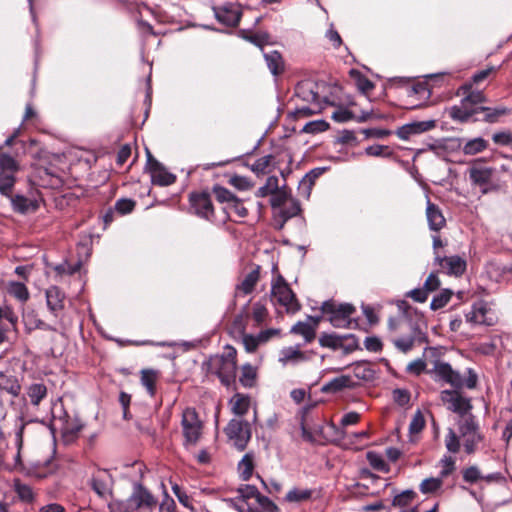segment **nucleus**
Here are the masks:
<instances>
[{
	"mask_svg": "<svg viewBox=\"0 0 512 512\" xmlns=\"http://www.w3.org/2000/svg\"><path fill=\"white\" fill-rule=\"evenodd\" d=\"M207 372L216 375L221 384L230 387L235 384L237 374V350L226 345L221 355L211 356L205 363Z\"/></svg>",
	"mask_w": 512,
	"mask_h": 512,
	"instance_id": "nucleus-1",
	"label": "nucleus"
},
{
	"mask_svg": "<svg viewBox=\"0 0 512 512\" xmlns=\"http://www.w3.org/2000/svg\"><path fill=\"white\" fill-rule=\"evenodd\" d=\"M314 408V405H307L301 409L300 428L302 437L305 441L313 443L317 441L316 436H322L325 440L330 442H341L346 437L344 427L336 426L333 422L323 425H309L308 416L309 412Z\"/></svg>",
	"mask_w": 512,
	"mask_h": 512,
	"instance_id": "nucleus-2",
	"label": "nucleus"
},
{
	"mask_svg": "<svg viewBox=\"0 0 512 512\" xmlns=\"http://www.w3.org/2000/svg\"><path fill=\"white\" fill-rule=\"evenodd\" d=\"M324 314L329 315L330 323L336 328H351L357 326V321L352 319L356 309L352 304L343 303L336 305L332 301H325L321 306Z\"/></svg>",
	"mask_w": 512,
	"mask_h": 512,
	"instance_id": "nucleus-3",
	"label": "nucleus"
},
{
	"mask_svg": "<svg viewBox=\"0 0 512 512\" xmlns=\"http://www.w3.org/2000/svg\"><path fill=\"white\" fill-rule=\"evenodd\" d=\"M271 295L273 300L283 306L287 313L295 314L301 309V305L295 293L282 275H278L272 282Z\"/></svg>",
	"mask_w": 512,
	"mask_h": 512,
	"instance_id": "nucleus-4",
	"label": "nucleus"
},
{
	"mask_svg": "<svg viewBox=\"0 0 512 512\" xmlns=\"http://www.w3.org/2000/svg\"><path fill=\"white\" fill-rule=\"evenodd\" d=\"M458 95H463L459 105H454L449 109L450 118H466L468 110L466 109L467 103L482 106L487 102L486 95L479 90H473L471 83H465L458 89Z\"/></svg>",
	"mask_w": 512,
	"mask_h": 512,
	"instance_id": "nucleus-5",
	"label": "nucleus"
},
{
	"mask_svg": "<svg viewBox=\"0 0 512 512\" xmlns=\"http://www.w3.org/2000/svg\"><path fill=\"white\" fill-rule=\"evenodd\" d=\"M459 433L463 438L464 450L467 454H473L476 451L478 443L483 440L479 425L472 414H468L459 421Z\"/></svg>",
	"mask_w": 512,
	"mask_h": 512,
	"instance_id": "nucleus-6",
	"label": "nucleus"
},
{
	"mask_svg": "<svg viewBox=\"0 0 512 512\" xmlns=\"http://www.w3.org/2000/svg\"><path fill=\"white\" fill-rule=\"evenodd\" d=\"M189 211L204 220H216L211 194L208 191H194L189 194Z\"/></svg>",
	"mask_w": 512,
	"mask_h": 512,
	"instance_id": "nucleus-7",
	"label": "nucleus"
},
{
	"mask_svg": "<svg viewBox=\"0 0 512 512\" xmlns=\"http://www.w3.org/2000/svg\"><path fill=\"white\" fill-rule=\"evenodd\" d=\"M181 426L185 444L195 445L202 434V422L195 408L188 407L183 410Z\"/></svg>",
	"mask_w": 512,
	"mask_h": 512,
	"instance_id": "nucleus-8",
	"label": "nucleus"
},
{
	"mask_svg": "<svg viewBox=\"0 0 512 512\" xmlns=\"http://www.w3.org/2000/svg\"><path fill=\"white\" fill-rule=\"evenodd\" d=\"M54 425H58L65 443L74 442L84 427L77 415H70L66 411L59 416L54 415Z\"/></svg>",
	"mask_w": 512,
	"mask_h": 512,
	"instance_id": "nucleus-9",
	"label": "nucleus"
},
{
	"mask_svg": "<svg viewBox=\"0 0 512 512\" xmlns=\"http://www.w3.org/2000/svg\"><path fill=\"white\" fill-rule=\"evenodd\" d=\"M224 431L229 441L240 451L246 448L251 439V429L247 421L231 419Z\"/></svg>",
	"mask_w": 512,
	"mask_h": 512,
	"instance_id": "nucleus-10",
	"label": "nucleus"
},
{
	"mask_svg": "<svg viewBox=\"0 0 512 512\" xmlns=\"http://www.w3.org/2000/svg\"><path fill=\"white\" fill-rule=\"evenodd\" d=\"M433 264L438 266V272L454 277H461L467 269V261L460 255L441 256L436 253Z\"/></svg>",
	"mask_w": 512,
	"mask_h": 512,
	"instance_id": "nucleus-11",
	"label": "nucleus"
},
{
	"mask_svg": "<svg viewBox=\"0 0 512 512\" xmlns=\"http://www.w3.org/2000/svg\"><path fill=\"white\" fill-rule=\"evenodd\" d=\"M429 373L434 377L435 381H441L449 384L454 389H461L464 387V378L459 371L454 370L452 366L444 361L437 360L434 367Z\"/></svg>",
	"mask_w": 512,
	"mask_h": 512,
	"instance_id": "nucleus-12",
	"label": "nucleus"
},
{
	"mask_svg": "<svg viewBox=\"0 0 512 512\" xmlns=\"http://www.w3.org/2000/svg\"><path fill=\"white\" fill-rule=\"evenodd\" d=\"M130 502L136 512H153L158 505L157 498L141 483L133 485Z\"/></svg>",
	"mask_w": 512,
	"mask_h": 512,
	"instance_id": "nucleus-13",
	"label": "nucleus"
},
{
	"mask_svg": "<svg viewBox=\"0 0 512 512\" xmlns=\"http://www.w3.org/2000/svg\"><path fill=\"white\" fill-rule=\"evenodd\" d=\"M88 484L100 498L108 499L112 496L113 478L108 470L97 469L94 471Z\"/></svg>",
	"mask_w": 512,
	"mask_h": 512,
	"instance_id": "nucleus-14",
	"label": "nucleus"
},
{
	"mask_svg": "<svg viewBox=\"0 0 512 512\" xmlns=\"http://www.w3.org/2000/svg\"><path fill=\"white\" fill-rule=\"evenodd\" d=\"M455 390H443L440 393V399L447 409L465 416L472 409L470 399L463 397L458 391Z\"/></svg>",
	"mask_w": 512,
	"mask_h": 512,
	"instance_id": "nucleus-15",
	"label": "nucleus"
},
{
	"mask_svg": "<svg viewBox=\"0 0 512 512\" xmlns=\"http://www.w3.org/2000/svg\"><path fill=\"white\" fill-rule=\"evenodd\" d=\"M147 171L150 174L151 181L155 185L169 186L176 181V176L158 162L149 151H147Z\"/></svg>",
	"mask_w": 512,
	"mask_h": 512,
	"instance_id": "nucleus-16",
	"label": "nucleus"
},
{
	"mask_svg": "<svg viewBox=\"0 0 512 512\" xmlns=\"http://www.w3.org/2000/svg\"><path fill=\"white\" fill-rule=\"evenodd\" d=\"M213 11L220 23L230 27L238 25L242 16L241 6L237 2H225L214 6Z\"/></svg>",
	"mask_w": 512,
	"mask_h": 512,
	"instance_id": "nucleus-17",
	"label": "nucleus"
},
{
	"mask_svg": "<svg viewBox=\"0 0 512 512\" xmlns=\"http://www.w3.org/2000/svg\"><path fill=\"white\" fill-rule=\"evenodd\" d=\"M466 321L475 325L492 326L495 323V317L485 302H479L472 306L471 311L465 315Z\"/></svg>",
	"mask_w": 512,
	"mask_h": 512,
	"instance_id": "nucleus-18",
	"label": "nucleus"
},
{
	"mask_svg": "<svg viewBox=\"0 0 512 512\" xmlns=\"http://www.w3.org/2000/svg\"><path fill=\"white\" fill-rule=\"evenodd\" d=\"M436 127L435 120H425V121H415L411 123H407L399 127L395 134L401 140H409L412 136L422 134L424 132L430 131Z\"/></svg>",
	"mask_w": 512,
	"mask_h": 512,
	"instance_id": "nucleus-19",
	"label": "nucleus"
},
{
	"mask_svg": "<svg viewBox=\"0 0 512 512\" xmlns=\"http://www.w3.org/2000/svg\"><path fill=\"white\" fill-rule=\"evenodd\" d=\"M425 341V334H423L421 330L416 326L411 327L410 333L408 335L401 336L392 340L395 347L403 353H407L412 350L416 343H422Z\"/></svg>",
	"mask_w": 512,
	"mask_h": 512,
	"instance_id": "nucleus-20",
	"label": "nucleus"
},
{
	"mask_svg": "<svg viewBox=\"0 0 512 512\" xmlns=\"http://www.w3.org/2000/svg\"><path fill=\"white\" fill-rule=\"evenodd\" d=\"M407 93L409 98V109L422 107V105L426 103L431 96V91L429 90L428 85L424 82H418L412 85L408 89Z\"/></svg>",
	"mask_w": 512,
	"mask_h": 512,
	"instance_id": "nucleus-21",
	"label": "nucleus"
},
{
	"mask_svg": "<svg viewBox=\"0 0 512 512\" xmlns=\"http://www.w3.org/2000/svg\"><path fill=\"white\" fill-rule=\"evenodd\" d=\"M45 296L49 311L58 317L65 307V293L58 286H50L46 290Z\"/></svg>",
	"mask_w": 512,
	"mask_h": 512,
	"instance_id": "nucleus-22",
	"label": "nucleus"
},
{
	"mask_svg": "<svg viewBox=\"0 0 512 512\" xmlns=\"http://www.w3.org/2000/svg\"><path fill=\"white\" fill-rule=\"evenodd\" d=\"M47 387L44 383L34 382L25 388L23 394V401L25 405L31 404L34 407H38L43 399L47 397Z\"/></svg>",
	"mask_w": 512,
	"mask_h": 512,
	"instance_id": "nucleus-23",
	"label": "nucleus"
},
{
	"mask_svg": "<svg viewBox=\"0 0 512 512\" xmlns=\"http://www.w3.org/2000/svg\"><path fill=\"white\" fill-rule=\"evenodd\" d=\"M426 218L429 229L431 231L439 232L446 226V219L440 207L427 199L426 203Z\"/></svg>",
	"mask_w": 512,
	"mask_h": 512,
	"instance_id": "nucleus-24",
	"label": "nucleus"
},
{
	"mask_svg": "<svg viewBox=\"0 0 512 512\" xmlns=\"http://www.w3.org/2000/svg\"><path fill=\"white\" fill-rule=\"evenodd\" d=\"M308 320L313 321V323L298 321L290 330V333L302 336L305 343H311L315 339L316 327L318 325L317 319L309 316Z\"/></svg>",
	"mask_w": 512,
	"mask_h": 512,
	"instance_id": "nucleus-25",
	"label": "nucleus"
},
{
	"mask_svg": "<svg viewBox=\"0 0 512 512\" xmlns=\"http://www.w3.org/2000/svg\"><path fill=\"white\" fill-rule=\"evenodd\" d=\"M259 279L260 266H256L244 276L243 280L239 284H237L236 292L244 296L251 294L254 291Z\"/></svg>",
	"mask_w": 512,
	"mask_h": 512,
	"instance_id": "nucleus-26",
	"label": "nucleus"
},
{
	"mask_svg": "<svg viewBox=\"0 0 512 512\" xmlns=\"http://www.w3.org/2000/svg\"><path fill=\"white\" fill-rule=\"evenodd\" d=\"M481 112L483 114V117H475L473 119L474 122L476 121H483L486 123H496L500 120L501 117L509 115L511 113V109L505 107V106H497V107H488V106H482Z\"/></svg>",
	"mask_w": 512,
	"mask_h": 512,
	"instance_id": "nucleus-27",
	"label": "nucleus"
},
{
	"mask_svg": "<svg viewBox=\"0 0 512 512\" xmlns=\"http://www.w3.org/2000/svg\"><path fill=\"white\" fill-rule=\"evenodd\" d=\"M317 85L310 81L301 82L296 87V95L306 103H322L321 97L316 90Z\"/></svg>",
	"mask_w": 512,
	"mask_h": 512,
	"instance_id": "nucleus-28",
	"label": "nucleus"
},
{
	"mask_svg": "<svg viewBox=\"0 0 512 512\" xmlns=\"http://www.w3.org/2000/svg\"><path fill=\"white\" fill-rule=\"evenodd\" d=\"M354 384L351 376L341 375L325 383L322 387V391L325 393H337L345 388H353Z\"/></svg>",
	"mask_w": 512,
	"mask_h": 512,
	"instance_id": "nucleus-29",
	"label": "nucleus"
},
{
	"mask_svg": "<svg viewBox=\"0 0 512 512\" xmlns=\"http://www.w3.org/2000/svg\"><path fill=\"white\" fill-rule=\"evenodd\" d=\"M264 59L272 75L279 76L285 71V62L279 51L264 53Z\"/></svg>",
	"mask_w": 512,
	"mask_h": 512,
	"instance_id": "nucleus-30",
	"label": "nucleus"
},
{
	"mask_svg": "<svg viewBox=\"0 0 512 512\" xmlns=\"http://www.w3.org/2000/svg\"><path fill=\"white\" fill-rule=\"evenodd\" d=\"M493 176V169L490 167L473 166L469 169V178L474 185H487Z\"/></svg>",
	"mask_w": 512,
	"mask_h": 512,
	"instance_id": "nucleus-31",
	"label": "nucleus"
},
{
	"mask_svg": "<svg viewBox=\"0 0 512 512\" xmlns=\"http://www.w3.org/2000/svg\"><path fill=\"white\" fill-rule=\"evenodd\" d=\"M9 198L13 209L19 213L33 212L38 209V202L36 200L29 199L23 195H11Z\"/></svg>",
	"mask_w": 512,
	"mask_h": 512,
	"instance_id": "nucleus-32",
	"label": "nucleus"
},
{
	"mask_svg": "<svg viewBox=\"0 0 512 512\" xmlns=\"http://www.w3.org/2000/svg\"><path fill=\"white\" fill-rule=\"evenodd\" d=\"M15 468L29 476L43 477L45 475L40 462H23L19 452L15 457Z\"/></svg>",
	"mask_w": 512,
	"mask_h": 512,
	"instance_id": "nucleus-33",
	"label": "nucleus"
},
{
	"mask_svg": "<svg viewBox=\"0 0 512 512\" xmlns=\"http://www.w3.org/2000/svg\"><path fill=\"white\" fill-rule=\"evenodd\" d=\"M372 112H362L361 116L355 117L354 114L345 107H338L332 113V119L336 122L344 123L356 119L358 122H365L371 118Z\"/></svg>",
	"mask_w": 512,
	"mask_h": 512,
	"instance_id": "nucleus-34",
	"label": "nucleus"
},
{
	"mask_svg": "<svg viewBox=\"0 0 512 512\" xmlns=\"http://www.w3.org/2000/svg\"><path fill=\"white\" fill-rule=\"evenodd\" d=\"M141 384L146 388L148 394L153 397L156 394V382L160 377V372L154 369H143L140 372Z\"/></svg>",
	"mask_w": 512,
	"mask_h": 512,
	"instance_id": "nucleus-35",
	"label": "nucleus"
},
{
	"mask_svg": "<svg viewBox=\"0 0 512 512\" xmlns=\"http://www.w3.org/2000/svg\"><path fill=\"white\" fill-rule=\"evenodd\" d=\"M307 359L306 355L299 349V347H285L280 352L279 361L283 365H287L289 363H299L303 362Z\"/></svg>",
	"mask_w": 512,
	"mask_h": 512,
	"instance_id": "nucleus-36",
	"label": "nucleus"
},
{
	"mask_svg": "<svg viewBox=\"0 0 512 512\" xmlns=\"http://www.w3.org/2000/svg\"><path fill=\"white\" fill-rule=\"evenodd\" d=\"M0 389L6 391L13 397H17L21 393V385L18 379L3 372H0Z\"/></svg>",
	"mask_w": 512,
	"mask_h": 512,
	"instance_id": "nucleus-37",
	"label": "nucleus"
},
{
	"mask_svg": "<svg viewBox=\"0 0 512 512\" xmlns=\"http://www.w3.org/2000/svg\"><path fill=\"white\" fill-rule=\"evenodd\" d=\"M13 488L21 502L28 504L34 502L36 495L30 485L23 483L20 479H15Z\"/></svg>",
	"mask_w": 512,
	"mask_h": 512,
	"instance_id": "nucleus-38",
	"label": "nucleus"
},
{
	"mask_svg": "<svg viewBox=\"0 0 512 512\" xmlns=\"http://www.w3.org/2000/svg\"><path fill=\"white\" fill-rule=\"evenodd\" d=\"M274 167V156L269 154L258 158L250 168L256 175H264L270 173Z\"/></svg>",
	"mask_w": 512,
	"mask_h": 512,
	"instance_id": "nucleus-39",
	"label": "nucleus"
},
{
	"mask_svg": "<svg viewBox=\"0 0 512 512\" xmlns=\"http://www.w3.org/2000/svg\"><path fill=\"white\" fill-rule=\"evenodd\" d=\"M231 410L235 415H245L250 407V397L241 393H236L230 400Z\"/></svg>",
	"mask_w": 512,
	"mask_h": 512,
	"instance_id": "nucleus-40",
	"label": "nucleus"
},
{
	"mask_svg": "<svg viewBox=\"0 0 512 512\" xmlns=\"http://www.w3.org/2000/svg\"><path fill=\"white\" fill-rule=\"evenodd\" d=\"M254 471V456L252 453H246L238 463V473L243 481H248Z\"/></svg>",
	"mask_w": 512,
	"mask_h": 512,
	"instance_id": "nucleus-41",
	"label": "nucleus"
},
{
	"mask_svg": "<svg viewBox=\"0 0 512 512\" xmlns=\"http://www.w3.org/2000/svg\"><path fill=\"white\" fill-rule=\"evenodd\" d=\"M242 37L263 50V47L270 44V35L267 32L253 33L248 30H241Z\"/></svg>",
	"mask_w": 512,
	"mask_h": 512,
	"instance_id": "nucleus-42",
	"label": "nucleus"
},
{
	"mask_svg": "<svg viewBox=\"0 0 512 512\" xmlns=\"http://www.w3.org/2000/svg\"><path fill=\"white\" fill-rule=\"evenodd\" d=\"M313 491L311 489L292 488L285 496V501L289 503H301L311 499Z\"/></svg>",
	"mask_w": 512,
	"mask_h": 512,
	"instance_id": "nucleus-43",
	"label": "nucleus"
},
{
	"mask_svg": "<svg viewBox=\"0 0 512 512\" xmlns=\"http://www.w3.org/2000/svg\"><path fill=\"white\" fill-rule=\"evenodd\" d=\"M7 291L9 295L13 296L14 298L21 302H26L29 299V291L25 284L21 282H9Z\"/></svg>",
	"mask_w": 512,
	"mask_h": 512,
	"instance_id": "nucleus-44",
	"label": "nucleus"
},
{
	"mask_svg": "<svg viewBox=\"0 0 512 512\" xmlns=\"http://www.w3.org/2000/svg\"><path fill=\"white\" fill-rule=\"evenodd\" d=\"M319 344L322 347L332 348L334 350L343 346V335L335 333H322L319 337Z\"/></svg>",
	"mask_w": 512,
	"mask_h": 512,
	"instance_id": "nucleus-45",
	"label": "nucleus"
},
{
	"mask_svg": "<svg viewBox=\"0 0 512 512\" xmlns=\"http://www.w3.org/2000/svg\"><path fill=\"white\" fill-rule=\"evenodd\" d=\"M487 147L488 142L482 137H477L465 143L463 146V152L466 155H475L484 151Z\"/></svg>",
	"mask_w": 512,
	"mask_h": 512,
	"instance_id": "nucleus-46",
	"label": "nucleus"
},
{
	"mask_svg": "<svg viewBox=\"0 0 512 512\" xmlns=\"http://www.w3.org/2000/svg\"><path fill=\"white\" fill-rule=\"evenodd\" d=\"M256 369L249 363H246L241 368V375L239 382L246 388H251L256 380Z\"/></svg>",
	"mask_w": 512,
	"mask_h": 512,
	"instance_id": "nucleus-47",
	"label": "nucleus"
},
{
	"mask_svg": "<svg viewBox=\"0 0 512 512\" xmlns=\"http://www.w3.org/2000/svg\"><path fill=\"white\" fill-rule=\"evenodd\" d=\"M15 173L0 172V193L4 196L11 197L15 184Z\"/></svg>",
	"mask_w": 512,
	"mask_h": 512,
	"instance_id": "nucleus-48",
	"label": "nucleus"
},
{
	"mask_svg": "<svg viewBox=\"0 0 512 512\" xmlns=\"http://www.w3.org/2000/svg\"><path fill=\"white\" fill-rule=\"evenodd\" d=\"M212 193L219 203H225L226 206L236 198L230 190L218 184L212 187Z\"/></svg>",
	"mask_w": 512,
	"mask_h": 512,
	"instance_id": "nucleus-49",
	"label": "nucleus"
},
{
	"mask_svg": "<svg viewBox=\"0 0 512 512\" xmlns=\"http://www.w3.org/2000/svg\"><path fill=\"white\" fill-rule=\"evenodd\" d=\"M453 292L450 289H443L441 292L433 297L430 303V308L434 311L439 310L446 306L450 301Z\"/></svg>",
	"mask_w": 512,
	"mask_h": 512,
	"instance_id": "nucleus-50",
	"label": "nucleus"
},
{
	"mask_svg": "<svg viewBox=\"0 0 512 512\" xmlns=\"http://www.w3.org/2000/svg\"><path fill=\"white\" fill-rule=\"evenodd\" d=\"M416 497L415 491L408 489L399 494H396L392 500V505L395 507H406L410 505Z\"/></svg>",
	"mask_w": 512,
	"mask_h": 512,
	"instance_id": "nucleus-51",
	"label": "nucleus"
},
{
	"mask_svg": "<svg viewBox=\"0 0 512 512\" xmlns=\"http://www.w3.org/2000/svg\"><path fill=\"white\" fill-rule=\"evenodd\" d=\"M366 457L369 464L374 469L385 473L389 472V465L385 462L380 454L370 451L367 453Z\"/></svg>",
	"mask_w": 512,
	"mask_h": 512,
	"instance_id": "nucleus-52",
	"label": "nucleus"
},
{
	"mask_svg": "<svg viewBox=\"0 0 512 512\" xmlns=\"http://www.w3.org/2000/svg\"><path fill=\"white\" fill-rule=\"evenodd\" d=\"M365 153L368 156L384 157V158H388L393 155V151L390 149L389 146L380 145V144H374V145L366 147Z\"/></svg>",
	"mask_w": 512,
	"mask_h": 512,
	"instance_id": "nucleus-53",
	"label": "nucleus"
},
{
	"mask_svg": "<svg viewBox=\"0 0 512 512\" xmlns=\"http://www.w3.org/2000/svg\"><path fill=\"white\" fill-rule=\"evenodd\" d=\"M236 491L239 494L238 499L242 501H247L252 498L257 500L260 494L256 486L249 484L240 485Z\"/></svg>",
	"mask_w": 512,
	"mask_h": 512,
	"instance_id": "nucleus-54",
	"label": "nucleus"
},
{
	"mask_svg": "<svg viewBox=\"0 0 512 512\" xmlns=\"http://www.w3.org/2000/svg\"><path fill=\"white\" fill-rule=\"evenodd\" d=\"M322 103L314 102V104L307 103V105H303L297 107L294 114L297 117H309L311 115L320 113L322 110Z\"/></svg>",
	"mask_w": 512,
	"mask_h": 512,
	"instance_id": "nucleus-55",
	"label": "nucleus"
},
{
	"mask_svg": "<svg viewBox=\"0 0 512 512\" xmlns=\"http://www.w3.org/2000/svg\"><path fill=\"white\" fill-rule=\"evenodd\" d=\"M19 169L16 160L9 154H0V172L16 173Z\"/></svg>",
	"mask_w": 512,
	"mask_h": 512,
	"instance_id": "nucleus-56",
	"label": "nucleus"
},
{
	"mask_svg": "<svg viewBox=\"0 0 512 512\" xmlns=\"http://www.w3.org/2000/svg\"><path fill=\"white\" fill-rule=\"evenodd\" d=\"M289 198L290 193L287 191L286 186L284 185L279 190L271 194V206L273 208H280L287 202Z\"/></svg>",
	"mask_w": 512,
	"mask_h": 512,
	"instance_id": "nucleus-57",
	"label": "nucleus"
},
{
	"mask_svg": "<svg viewBox=\"0 0 512 512\" xmlns=\"http://www.w3.org/2000/svg\"><path fill=\"white\" fill-rule=\"evenodd\" d=\"M300 211L301 208L299 202L295 199H291L290 204L280 210V217L284 222H286L287 220L297 216Z\"/></svg>",
	"mask_w": 512,
	"mask_h": 512,
	"instance_id": "nucleus-58",
	"label": "nucleus"
},
{
	"mask_svg": "<svg viewBox=\"0 0 512 512\" xmlns=\"http://www.w3.org/2000/svg\"><path fill=\"white\" fill-rule=\"evenodd\" d=\"M442 486V478H426L424 479L420 486H419V489L420 491L423 493V494H428V493H433L435 491H437L438 489H440V487Z\"/></svg>",
	"mask_w": 512,
	"mask_h": 512,
	"instance_id": "nucleus-59",
	"label": "nucleus"
},
{
	"mask_svg": "<svg viewBox=\"0 0 512 512\" xmlns=\"http://www.w3.org/2000/svg\"><path fill=\"white\" fill-rule=\"evenodd\" d=\"M136 206V202L129 198L118 199L114 205V210L120 215L131 213Z\"/></svg>",
	"mask_w": 512,
	"mask_h": 512,
	"instance_id": "nucleus-60",
	"label": "nucleus"
},
{
	"mask_svg": "<svg viewBox=\"0 0 512 512\" xmlns=\"http://www.w3.org/2000/svg\"><path fill=\"white\" fill-rule=\"evenodd\" d=\"M240 335L242 337V344L248 353H254L259 345H261L258 335L247 334L246 332Z\"/></svg>",
	"mask_w": 512,
	"mask_h": 512,
	"instance_id": "nucleus-61",
	"label": "nucleus"
},
{
	"mask_svg": "<svg viewBox=\"0 0 512 512\" xmlns=\"http://www.w3.org/2000/svg\"><path fill=\"white\" fill-rule=\"evenodd\" d=\"M268 316V310L260 302L254 303L252 307V318L256 322V325H261Z\"/></svg>",
	"mask_w": 512,
	"mask_h": 512,
	"instance_id": "nucleus-62",
	"label": "nucleus"
},
{
	"mask_svg": "<svg viewBox=\"0 0 512 512\" xmlns=\"http://www.w3.org/2000/svg\"><path fill=\"white\" fill-rule=\"evenodd\" d=\"M425 427V419L420 410H418L412 417L411 422L409 424V432L410 434H417L423 430Z\"/></svg>",
	"mask_w": 512,
	"mask_h": 512,
	"instance_id": "nucleus-63",
	"label": "nucleus"
},
{
	"mask_svg": "<svg viewBox=\"0 0 512 512\" xmlns=\"http://www.w3.org/2000/svg\"><path fill=\"white\" fill-rule=\"evenodd\" d=\"M110 512H136L134 505L130 502V496L123 501H116L109 506Z\"/></svg>",
	"mask_w": 512,
	"mask_h": 512,
	"instance_id": "nucleus-64",
	"label": "nucleus"
}]
</instances>
